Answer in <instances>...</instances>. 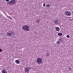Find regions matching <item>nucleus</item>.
I'll return each instance as SVG.
<instances>
[{"instance_id":"423d86ee","label":"nucleus","mask_w":73,"mask_h":73,"mask_svg":"<svg viewBox=\"0 0 73 73\" xmlns=\"http://www.w3.org/2000/svg\"><path fill=\"white\" fill-rule=\"evenodd\" d=\"M25 70L26 71V72H27V73L28 72H29V69H28V68H25Z\"/></svg>"},{"instance_id":"20e7f679","label":"nucleus","mask_w":73,"mask_h":73,"mask_svg":"<svg viewBox=\"0 0 73 73\" xmlns=\"http://www.w3.org/2000/svg\"><path fill=\"white\" fill-rule=\"evenodd\" d=\"M37 61L38 63H39V64H41L42 62V60L40 58H38L37 59Z\"/></svg>"},{"instance_id":"412c9836","label":"nucleus","mask_w":73,"mask_h":73,"mask_svg":"<svg viewBox=\"0 0 73 73\" xmlns=\"http://www.w3.org/2000/svg\"><path fill=\"white\" fill-rule=\"evenodd\" d=\"M9 0H6V1H9Z\"/></svg>"},{"instance_id":"f03ea898","label":"nucleus","mask_w":73,"mask_h":73,"mask_svg":"<svg viewBox=\"0 0 73 73\" xmlns=\"http://www.w3.org/2000/svg\"><path fill=\"white\" fill-rule=\"evenodd\" d=\"M23 29L25 31H29V27L27 26H24L23 27Z\"/></svg>"},{"instance_id":"ddd939ff","label":"nucleus","mask_w":73,"mask_h":73,"mask_svg":"<svg viewBox=\"0 0 73 73\" xmlns=\"http://www.w3.org/2000/svg\"><path fill=\"white\" fill-rule=\"evenodd\" d=\"M8 17V18H9V19H12V18L10 17V16H7Z\"/></svg>"},{"instance_id":"f257e3e1","label":"nucleus","mask_w":73,"mask_h":73,"mask_svg":"<svg viewBox=\"0 0 73 73\" xmlns=\"http://www.w3.org/2000/svg\"><path fill=\"white\" fill-rule=\"evenodd\" d=\"M65 13L66 16H71V15H72V13L70 11H66L65 12Z\"/></svg>"},{"instance_id":"0eeeda50","label":"nucleus","mask_w":73,"mask_h":73,"mask_svg":"<svg viewBox=\"0 0 73 73\" xmlns=\"http://www.w3.org/2000/svg\"><path fill=\"white\" fill-rule=\"evenodd\" d=\"M7 35L8 36H12V34L10 33H8L7 34Z\"/></svg>"},{"instance_id":"4468645a","label":"nucleus","mask_w":73,"mask_h":73,"mask_svg":"<svg viewBox=\"0 0 73 73\" xmlns=\"http://www.w3.org/2000/svg\"><path fill=\"white\" fill-rule=\"evenodd\" d=\"M46 6L47 7H49L50 6V5L48 4Z\"/></svg>"},{"instance_id":"aec40b11","label":"nucleus","mask_w":73,"mask_h":73,"mask_svg":"<svg viewBox=\"0 0 73 73\" xmlns=\"http://www.w3.org/2000/svg\"><path fill=\"white\" fill-rule=\"evenodd\" d=\"M68 68L69 69H70V70H71V68H70V67H69Z\"/></svg>"},{"instance_id":"9d476101","label":"nucleus","mask_w":73,"mask_h":73,"mask_svg":"<svg viewBox=\"0 0 73 73\" xmlns=\"http://www.w3.org/2000/svg\"><path fill=\"white\" fill-rule=\"evenodd\" d=\"M15 62L17 64H19L20 63V61L18 60H16Z\"/></svg>"},{"instance_id":"7ed1b4c3","label":"nucleus","mask_w":73,"mask_h":73,"mask_svg":"<svg viewBox=\"0 0 73 73\" xmlns=\"http://www.w3.org/2000/svg\"><path fill=\"white\" fill-rule=\"evenodd\" d=\"M54 24H60L61 23V21H54Z\"/></svg>"},{"instance_id":"39448f33","label":"nucleus","mask_w":73,"mask_h":73,"mask_svg":"<svg viewBox=\"0 0 73 73\" xmlns=\"http://www.w3.org/2000/svg\"><path fill=\"white\" fill-rule=\"evenodd\" d=\"M15 2V0L12 1H10L9 2V3H11V4H14Z\"/></svg>"},{"instance_id":"f3484780","label":"nucleus","mask_w":73,"mask_h":73,"mask_svg":"<svg viewBox=\"0 0 73 73\" xmlns=\"http://www.w3.org/2000/svg\"><path fill=\"white\" fill-rule=\"evenodd\" d=\"M3 52V50L2 49H0V52Z\"/></svg>"},{"instance_id":"6ab92c4d","label":"nucleus","mask_w":73,"mask_h":73,"mask_svg":"<svg viewBox=\"0 0 73 73\" xmlns=\"http://www.w3.org/2000/svg\"><path fill=\"white\" fill-rule=\"evenodd\" d=\"M43 6L44 7H45V3H44L43 5Z\"/></svg>"},{"instance_id":"6e6552de","label":"nucleus","mask_w":73,"mask_h":73,"mask_svg":"<svg viewBox=\"0 0 73 73\" xmlns=\"http://www.w3.org/2000/svg\"><path fill=\"white\" fill-rule=\"evenodd\" d=\"M56 30L57 31H60V28L58 27H56Z\"/></svg>"},{"instance_id":"a211bd4d","label":"nucleus","mask_w":73,"mask_h":73,"mask_svg":"<svg viewBox=\"0 0 73 73\" xmlns=\"http://www.w3.org/2000/svg\"><path fill=\"white\" fill-rule=\"evenodd\" d=\"M67 38H69V35H67Z\"/></svg>"},{"instance_id":"4be33fe9","label":"nucleus","mask_w":73,"mask_h":73,"mask_svg":"<svg viewBox=\"0 0 73 73\" xmlns=\"http://www.w3.org/2000/svg\"><path fill=\"white\" fill-rule=\"evenodd\" d=\"M29 69H31L30 68H29Z\"/></svg>"},{"instance_id":"f8f14e48","label":"nucleus","mask_w":73,"mask_h":73,"mask_svg":"<svg viewBox=\"0 0 73 73\" xmlns=\"http://www.w3.org/2000/svg\"><path fill=\"white\" fill-rule=\"evenodd\" d=\"M46 56H49V53H47L46 54Z\"/></svg>"},{"instance_id":"dca6fc26","label":"nucleus","mask_w":73,"mask_h":73,"mask_svg":"<svg viewBox=\"0 0 73 73\" xmlns=\"http://www.w3.org/2000/svg\"><path fill=\"white\" fill-rule=\"evenodd\" d=\"M39 21H40L39 20H37V23H39Z\"/></svg>"},{"instance_id":"9b49d317","label":"nucleus","mask_w":73,"mask_h":73,"mask_svg":"<svg viewBox=\"0 0 73 73\" xmlns=\"http://www.w3.org/2000/svg\"><path fill=\"white\" fill-rule=\"evenodd\" d=\"M58 35L59 36H62V33H59L58 34Z\"/></svg>"},{"instance_id":"1a4fd4ad","label":"nucleus","mask_w":73,"mask_h":73,"mask_svg":"<svg viewBox=\"0 0 73 73\" xmlns=\"http://www.w3.org/2000/svg\"><path fill=\"white\" fill-rule=\"evenodd\" d=\"M2 73H7V72H6L5 70H2Z\"/></svg>"},{"instance_id":"2eb2a0df","label":"nucleus","mask_w":73,"mask_h":73,"mask_svg":"<svg viewBox=\"0 0 73 73\" xmlns=\"http://www.w3.org/2000/svg\"><path fill=\"white\" fill-rule=\"evenodd\" d=\"M57 43L58 44H60V42H59V41H58L57 42Z\"/></svg>"}]
</instances>
